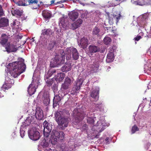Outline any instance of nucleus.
<instances>
[{
    "instance_id": "nucleus-14",
    "label": "nucleus",
    "mask_w": 151,
    "mask_h": 151,
    "mask_svg": "<svg viewBox=\"0 0 151 151\" xmlns=\"http://www.w3.org/2000/svg\"><path fill=\"white\" fill-rule=\"evenodd\" d=\"M81 144V142L78 143L76 142L74 143L73 146L72 145L70 147L69 146H67L65 144H62L61 145V148L63 151H68L69 150L70 151H72L74 150L77 147H79Z\"/></svg>"
},
{
    "instance_id": "nucleus-29",
    "label": "nucleus",
    "mask_w": 151,
    "mask_h": 151,
    "mask_svg": "<svg viewBox=\"0 0 151 151\" xmlns=\"http://www.w3.org/2000/svg\"><path fill=\"white\" fill-rule=\"evenodd\" d=\"M65 76V74L63 73H58L54 78L55 80L57 82L62 81L64 79Z\"/></svg>"
},
{
    "instance_id": "nucleus-26",
    "label": "nucleus",
    "mask_w": 151,
    "mask_h": 151,
    "mask_svg": "<svg viewBox=\"0 0 151 151\" xmlns=\"http://www.w3.org/2000/svg\"><path fill=\"white\" fill-rule=\"evenodd\" d=\"M83 20L81 19L77 20L76 22L71 24L70 25L71 29L75 30L79 27L82 24Z\"/></svg>"
},
{
    "instance_id": "nucleus-2",
    "label": "nucleus",
    "mask_w": 151,
    "mask_h": 151,
    "mask_svg": "<svg viewBox=\"0 0 151 151\" xmlns=\"http://www.w3.org/2000/svg\"><path fill=\"white\" fill-rule=\"evenodd\" d=\"M65 137V134L62 131H58L56 130H53L51 133L50 139L48 137H45L43 139L42 138L40 141V144L38 146V150L41 151L40 147L42 146L43 148L48 147L50 143L52 145H55L59 142H62Z\"/></svg>"
},
{
    "instance_id": "nucleus-44",
    "label": "nucleus",
    "mask_w": 151,
    "mask_h": 151,
    "mask_svg": "<svg viewBox=\"0 0 151 151\" xmlns=\"http://www.w3.org/2000/svg\"><path fill=\"white\" fill-rule=\"evenodd\" d=\"M71 67H62L61 69L63 72H67L69 71L71 69Z\"/></svg>"
},
{
    "instance_id": "nucleus-36",
    "label": "nucleus",
    "mask_w": 151,
    "mask_h": 151,
    "mask_svg": "<svg viewBox=\"0 0 151 151\" xmlns=\"http://www.w3.org/2000/svg\"><path fill=\"white\" fill-rule=\"evenodd\" d=\"M31 122V121L30 120V117H28L25 120V122H23L22 125H23V127L26 128L27 126H29Z\"/></svg>"
},
{
    "instance_id": "nucleus-63",
    "label": "nucleus",
    "mask_w": 151,
    "mask_h": 151,
    "mask_svg": "<svg viewBox=\"0 0 151 151\" xmlns=\"http://www.w3.org/2000/svg\"><path fill=\"white\" fill-rule=\"evenodd\" d=\"M151 84V82H150L149 84H148V87H149V86H150Z\"/></svg>"
},
{
    "instance_id": "nucleus-23",
    "label": "nucleus",
    "mask_w": 151,
    "mask_h": 151,
    "mask_svg": "<svg viewBox=\"0 0 151 151\" xmlns=\"http://www.w3.org/2000/svg\"><path fill=\"white\" fill-rule=\"evenodd\" d=\"M89 52L91 55L94 53L100 51V48L98 46L94 45H90L88 47Z\"/></svg>"
},
{
    "instance_id": "nucleus-57",
    "label": "nucleus",
    "mask_w": 151,
    "mask_h": 151,
    "mask_svg": "<svg viewBox=\"0 0 151 151\" xmlns=\"http://www.w3.org/2000/svg\"><path fill=\"white\" fill-rule=\"evenodd\" d=\"M137 123L138 124H139V126L140 127H143L145 126V124H141L140 123V122H139V123L138 122Z\"/></svg>"
},
{
    "instance_id": "nucleus-38",
    "label": "nucleus",
    "mask_w": 151,
    "mask_h": 151,
    "mask_svg": "<svg viewBox=\"0 0 151 151\" xmlns=\"http://www.w3.org/2000/svg\"><path fill=\"white\" fill-rule=\"evenodd\" d=\"M15 63H17V66H26L24 60L22 59H20L18 61H15Z\"/></svg>"
},
{
    "instance_id": "nucleus-7",
    "label": "nucleus",
    "mask_w": 151,
    "mask_h": 151,
    "mask_svg": "<svg viewBox=\"0 0 151 151\" xmlns=\"http://www.w3.org/2000/svg\"><path fill=\"white\" fill-rule=\"evenodd\" d=\"M40 67H36L34 71L32 80L31 84L37 87L40 84L41 80L40 77Z\"/></svg>"
},
{
    "instance_id": "nucleus-54",
    "label": "nucleus",
    "mask_w": 151,
    "mask_h": 151,
    "mask_svg": "<svg viewBox=\"0 0 151 151\" xmlns=\"http://www.w3.org/2000/svg\"><path fill=\"white\" fill-rule=\"evenodd\" d=\"M3 10L1 5H0V17L3 15Z\"/></svg>"
},
{
    "instance_id": "nucleus-53",
    "label": "nucleus",
    "mask_w": 151,
    "mask_h": 151,
    "mask_svg": "<svg viewBox=\"0 0 151 151\" xmlns=\"http://www.w3.org/2000/svg\"><path fill=\"white\" fill-rule=\"evenodd\" d=\"M141 38V36H140L139 35L137 36L136 37L134 38V39L135 41H138Z\"/></svg>"
},
{
    "instance_id": "nucleus-34",
    "label": "nucleus",
    "mask_w": 151,
    "mask_h": 151,
    "mask_svg": "<svg viewBox=\"0 0 151 151\" xmlns=\"http://www.w3.org/2000/svg\"><path fill=\"white\" fill-rule=\"evenodd\" d=\"M42 35L44 36H50L52 33V31L50 28L42 30Z\"/></svg>"
},
{
    "instance_id": "nucleus-13",
    "label": "nucleus",
    "mask_w": 151,
    "mask_h": 151,
    "mask_svg": "<svg viewBox=\"0 0 151 151\" xmlns=\"http://www.w3.org/2000/svg\"><path fill=\"white\" fill-rule=\"evenodd\" d=\"M14 83V82L13 80L11 79L8 76H6L5 77V81L4 82V83L1 88V90L5 91L6 89L11 88L12 85Z\"/></svg>"
},
{
    "instance_id": "nucleus-46",
    "label": "nucleus",
    "mask_w": 151,
    "mask_h": 151,
    "mask_svg": "<svg viewBox=\"0 0 151 151\" xmlns=\"http://www.w3.org/2000/svg\"><path fill=\"white\" fill-rule=\"evenodd\" d=\"M18 5L20 6H27V4H26V3H25V2H22L21 1H19L17 2Z\"/></svg>"
},
{
    "instance_id": "nucleus-12",
    "label": "nucleus",
    "mask_w": 151,
    "mask_h": 151,
    "mask_svg": "<svg viewBox=\"0 0 151 151\" xmlns=\"http://www.w3.org/2000/svg\"><path fill=\"white\" fill-rule=\"evenodd\" d=\"M44 127L43 134L45 137H48L52 129V124L49 123L46 121H45L43 124Z\"/></svg>"
},
{
    "instance_id": "nucleus-15",
    "label": "nucleus",
    "mask_w": 151,
    "mask_h": 151,
    "mask_svg": "<svg viewBox=\"0 0 151 151\" xmlns=\"http://www.w3.org/2000/svg\"><path fill=\"white\" fill-rule=\"evenodd\" d=\"M116 47L113 46L110 47L109 49V51L108 53L106 62L108 63H109L112 62L114 59V52L115 49Z\"/></svg>"
},
{
    "instance_id": "nucleus-48",
    "label": "nucleus",
    "mask_w": 151,
    "mask_h": 151,
    "mask_svg": "<svg viewBox=\"0 0 151 151\" xmlns=\"http://www.w3.org/2000/svg\"><path fill=\"white\" fill-rule=\"evenodd\" d=\"M120 0H114L113 1L112 6H115L119 4Z\"/></svg>"
},
{
    "instance_id": "nucleus-35",
    "label": "nucleus",
    "mask_w": 151,
    "mask_h": 151,
    "mask_svg": "<svg viewBox=\"0 0 151 151\" xmlns=\"http://www.w3.org/2000/svg\"><path fill=\"white\" fill-rule=\"evenodd\" d=\"M23 12L20 11L19 10L16 9L12 13V14L14 16H16L17 17H21L22 14Z\"/></svg>"
},
{
    "instance_id": "nucleus-45",
    "label": "nucleus",
    "mask_w": 151,
    "mask_h": 151,
    "mask_svg": "<svg viewBox=\"0 0 151 151\" xmlns=\"http://www.w3.org/2000/svg\"><path fill=\"white\" fill-rule=\"evenodd\" d=\"M92 62L93 63V66H99V62L98 60L92 59Z\"/></svg>"
},
{
    "instance_id": "nucleus-16",
    "label": "nucleus",
    "mask_w": 151,
    "mask_h": 151,
    "mask_svg": "<svg viewBox=\"0 0 151 151\" xmlns=\"http://www.w3.org/2000/svg\"><path fill=\"white\" fill-rule=\"evenodd\" d=\"M26 4L27 5H31V8L32 9H36L38 8L40 5L38 3V1L37 0H24Z\"/></svg>"
},
{
    "instance_id": "nucleus-50",
    "label": "nucleus",
    "mask_w": 151,
    "mask_h": 151,
    "mask_svg": "<svg viewBox=\"0 0 151 151\" xmlns=\"http://www.w3.org/2000/svg\"><path fill=\"white\" fill-rule=\"evenodd\" d=\"M54 47V46L52 42L49 44L48 47V48L49 50H51L52 48H53Z\"/></svg>"
},
{
    "instance_id": "nucleus-33",
    "label": "nucleus",
    "mask_w": 151,
    "mask_h": 151,
    "mask_svg": "<svg viewBox=\"0 0 151 151\" xmlns=\"http://www.w3.org/2000/svg\"><path fill=\"white\" fill-rule=\"evenodd\" d=\"M60 100L61 98L59 95H57L54 96L53 99V107L54 108L56 106L57 104H59Z\"/></svg>"
},
{
    "instance_id": "nucleus-19",
    "label": "nucleus",
    "mask_w": 151,
    "mask_h": 151,
    "mask_svg": "<svg viewBox=\"0 0 151 151\" xmlns=\"http://www.w3.org/2000/svg\"><path fill=\"white\" fill-rule=\"evenodd\" d=\"M99 67H87L88 70H86L85 72L86 73V76H87L91 73L97 72L99 71ZM84 72V71H82Z\"/></svg>"
},
{
    "instance_id": "nucleus-21",
    "label": "nucleus",
    "mask_w": 151,
    "mask_h": 151,
    "mask_svg": "<svg viewBox=\"0 0 151 151\" xmlns=\"http://www.w3.org/2000/svg\"><path fill=\"white\" fill-rule=\"evenodd\" d=\"M36 118L39 120L42 119L43 117V111L42 109L39 107L36 109V112L35 114Z\"/></svg>"
},
{
    "instance_id": "nucleus-25",
    "label": "nucleus",
    "mask_w": 151,
    "mask_h": 151,
    "mask_svg": "<svg viewBox=\"0 0 151 151\" xmlns=\"http://www.w3.org/2000/svg\"><path fill=\"white\" fill-rule=\"evenodd\" d=\"M70 48L71 53H72V57L75 60H78L79 57V54L77 49L74 47Z\"/></svg>"
},
{
    "instance_id": "nucleus-3",
    "label": "nucleus",
    "mask_w": 151,
    "mask_h": 151,
    "mask_svg": "<svg viewBox=\"0 0 151 151\" xmlns=\"http://www.w3.org/2000/svg\"><path fill=\"white\" fill-rule=\"evenodd\" d=\"M109 126L106 124L104 120L102 121H98L96 125L93 126L91 131L88 129L87 125L84 124L81 128L82 132H86L88 137L91 139L98 138L100 135V133L101 132L105 129V127Z\"/></svg>"
},
{
    "instance_id": "nucleus-41",
    "label": "nucleus",
    "mask_w": 151,
    "mask_h": 151,
    "mask_svg": "<svg viewBox=\"0 0 151 151\" xmlns=\"http://www.w3.org/2000/svg\"><path fill=\"white\" fill-rule=\"evenodd\" d=\"M54 67H49L48 68L49 69V70L48 71V74L49 75H52L55 72V70L52 69V68Z\"/></svg>"
},
{
    "instance_id": "nucleus-55",
    "label": "nucleus",
    "mask_w": 151,
    "mask_h": 151,
    "mask_svg": "<svg viewBox=\"0 0 151 151\" xmlns=\"http://www.w3.org/2000/svg\"><path fill=\"white\" fill-rule=\"evenodd\" d=\"M54 47L55 46L57 47L58 45V43L55 41H53V42H52Z\"/></svg>"
},
{
    "instance_id": "nucleus-64",
    "label": "nucleus",
    "mask_w": 151,
    "mask_h": 151,
    "mask_svg": "<svg viewBox=\"0 0 151 151\" xmlns=\"http://www.w3.org/2000/svg\"><path fill=\"white\" fill-rule=\"evenodd\" d=\"M149 3L150 4H151V0H149Z\"/></svg>"
},
{
    "instance_id": "nucleus-8",
    "label": "nucleus",
    "mask_w": 151,
    "mask_h": 151,
    "mask_svg": "<svg viewBox=\"0 0 151 151\" xmlns=\"http://www.w3.org/2000/svg\"><path fill=\"white\" fill-rule=\"evenodd\" d=\"M105 12L106 14V16H107L108 17L109 22L110 24H112L114 22L117 23L119 20L120 19L121 16L120 13H117L115 12L110 14L106 11H105Z\"/></svg>"
},
{
    "instance_id": "nucleus-59",
    "label": "nucleus",
    "mask_w": 151,
    "mask_h": 151,
    "mask_svg": "<svg viewBox=\"0 0 151 151\" xmlns=\"http://www.w3.org/2000/svg\"><path fill=\"white\" fill-rule=\"evenodd\" d=\"M105 69H106V71H109V69H111L110 67H105Z\"/></svg>"
},
{
    "instance_id": "nucleus-9",
    "label": "nucleus",
    "mask_w": 151,
    "mask_h": 151,
    "mask_svg": "<svg viewBox=\"0 0 151 151\" xmlns=\"http://www.w3.org/2000/svg\"><path fill=\"white\" fill-rule=\"evenodd\" d=\"M83 81V79L81 78L80 76L78 77L76 81L74 83V86L71 92L72 94L74 95L78 92Z\"/></svg>"
},
{
    "instance_id": "nucleus-47",
    "label": "nucleus",
    "mask_w": 151,
    "mask_h": 151,
    "mask_svg": "<svg viewBox=\"0 0 151 151\" xmlns=\"http://www.w3.org/2000/svg\"><path fill=\"white\" fill-rule=\"evenodd\" d=\"M144 69L145 72H147V73H148V71H151V67H145Z\"/></svg>"
},
{
    "instance_id": "nucleus-60",
    "label": "nucleus",
    "mask_w": 151,
    "mask_h": 151,
    "mask_svg": "<svg viewBox=\"0 0 151 151\" xmlns=\"http://www.w3.org/2000/svg\"><path fill=\"white\" fill-rule=\"evenodd\" d=\"M85 17V14H83L81 15V17L82 18H84Z\"/></svg>"
},
{
    "instance_id": "nucleus-39",
    "label": "nucleus",
    "mask_w": 151,
    "mask_h": 151,
    "mask_svg": "<svg viewBox=\"0 0 151 151\" xmlns=\"http://www.w3.org/2000/svg\"><path fill=\"white\" fill-rule=\"evenodd\" d=\"M25 127H23V125H21L20 130V133L21 137L23 138L25 135Z\"/></svg>"
},
{
    "instance_id": "nucleus-6",
    "label": "nucleus",
    "mask_w": 151,
    "mask_h": 151,
    "mask_svg": "<svg viewBox=\"0 0 151 151\" xmlns=\"http://www.w3.org/2000/svg\"><path fill=\"white\" fill-rule=\"evenodd\" d=\"M26 67H6L5 71L7 76L10 75L12 77L16 78L25 71Z\"/></svg>"
},
{
    "instance_id": "nucleus-30",
    "label": "nucleus",
    "mask_w": 151,
    "mask_h": 151,
    "mask_svg": "<svg viewBox=\"0 0 151 151\" xmlns=\"http://www.w3.org/2000/svg\"><path fill=\"white\" fill-rule=\"evenodd\" d=\"M9 25L8 20L5 17L0 18V28L7 27Z\"/></svg>"
},
{
    "instance_id": "nucleus-24",
    "label": "nucleus",
    "mask_w": 151,
    "mask_h": 151,
    "mask_svg": "<svg viewBox=\"0 0 151 151\" xmlns=\"http://www.w3.org/2000/svg\"><path fill=\"white\" fill-rule=\"evenodd\" d=\"M80 46L83 49L86 48L88 44V40L87 38L83 37L80 40Z\"/></svg>"
},
{
    "instance_id": "nucleus-58",
    "label": "nucleus",
    "mask_w": 151,
    "mask_h": 151,
    "mask_svg": "<svg viewBox=\"0 0 151 151\" xmlns=\"http://www.w3.org/2000/svg\"><path fill=\"white\" fill-rule=\"evenodd\" d=\"M16 22H18V21H17L16 20H15L14 21H13V23H11V24H12V25L13 26H15L17 25L16 24Z\"/></svg>"
},
{
    "instance_id": "nucleus-49",
    "label": "nucleus",
    "mask_w": 151,
    "mask_h": 151,
    "mask_svg": "<svg viewBox=\"0 0 151 151\" xmlns=\"http://www.w3.org/2000/svg\"><path fill=\"white\" fill-rule=\"evenodd\" d=\"M52 85H53V86L52 87V89L54 90H56L57 88L55 82L53 83V84Z\"/></svg>"
},
{
    "instance_id": "nucleus-52",
    "label": "nucleus",
    "mask_w": 151,
    "mask_h": 151,
    "mask_svg": "<svg viewBox=\"0 0 151 151\" xmlns=\"http://www.w3.org/2000/svg\"><path fill=\"white\" fill-rule=\"evenodd\" d=\"M44 151H58L56 150L54 147H52V148L46 149Z\"/></svg>"
},
{
    "instance_id": "nucleus-10",
    "label": "nucleus",
    "mask_w": 151,
    "mask_h": 151,
    "mask_svg": "<svg viewBox=\"0 0 151 151\" xmlns=\"http://www.w3.org/2000/svg\"><path fill=\"white\" fill-rule=\"evenodd\" d=\"M73 81L68 77H67L65 79V81L62 85L61 91L63 93L64 96L68 93L66 90L68 88L69 86L72 83Z\"/></svg>"
},
{
    "instance_id": "nucleus-43",
    "label": "nucleus",
    "mask_w": 151,
    "mask_h": 151,
    "mask_svg": "<svg viewBox=\"0 0 151 151\" xmlns=\"http://www.w3.org/2000/svg\"><path fill=\"white\" fill-rule=\"evenodd\" d=\"M146 0H137L136 2L137 4L142 6L144 5L146 3Z\"/></svg>"
},
{
    "instance_id": "nucleus-40",
    "label": "nucleus",
    "mask_w": 151,
    "mask_h": 151,
    "mask_svg": "<svg viewBox=\"0 0 151 151\" xmlns=\"http://www.w3.org/2000/svg\"><path fill=\"white\" fill-rule=\"evenodd\" d=\"M111 41V38L108 37H105L104 39V42L106 45L109 44Z\"/></svg>"
},
{
    "instance_id": "nucleus-32",
    "label": "nucleus",
    "mask_w": 151,
    "mask_h": 151,
    "mask_svg": "<svg viewBox=\"0 0 151 151\" xmlns=\"http://www.w3.org/2000/svg\"><path fill=\"white\" fill-rule=\"evenodd\" d=\"M42 14L43 17L46 19H50L52 16L51 12L50 11L46 10L42 11Z\"/></svg>"
},
{
    "instance_id": "nucleus-62",
    "label": "nucleus",
    "mask_w": 151,
    "mask_h": 151,
    "mask_svg": "<svg viewBox=\"0 0 151 151\" xmlns=\"http://www.w3.org/2000/svg\"><path fill=\"white\" fill-rule=\"evenodd\" d=\"M147 37L148 38H151V34L149 36V35H147Z\"/></svg>"
},
{
    "instance_id": "nucleus-27",
    "label": "nucleus",
    "mask_w": 151,
    "mask_h": 151,
    "mask_svg": "<svg viewBox=\"0 0 151 151\" xmlns=\"http://www.w3.org/2000/svg\"><path fill=\"white\" fill-rule=\"evenodd\" d=\"M69 18L73 21H74L78 17L79 14L78 12L74 10L68 14Z\"/></svg>"
},
{
    "instance_id": "nucleus-42",
    "label": "nucleus",
    "mask_w": 151,
    "mask_h": 151,
    "mask_svg": "<svg viewBox=\"0 0 151 151\" xmlns=\"http://www.w3.org/2000/svg\"><path fill=\"white\" fill-rule=\"evenodd\" d=\"M139 130V128L135 125H134L132 127L131 129L132 134H133L136 131H138Z\"/></svg>"
},
{
    "instance_id": "nucleus-56",
    "label": "nucleus",
    "mask_w": 151,
    "mask_h": 151,
    "mask_svg": "<svg viewBox=\"0 0 151 151\" xmlns=\"http://www.w3.org/2000/svg\"><path fill=\"white\" fill-rule=\"evenodd\" d=\"M109 138L108 137H106L105 139V141L106 142V144H108L109 143Z\"/></svg>"
},
{
    "instance_id": "nucleus-61",
    "label": "nucleus",
    "mask_w": 151,
    "mask_h": 151,
    "mask_svg": "<svg viewBox=\"0 0 151 151\" xmlns=\"http://www.w3.org/2000/svg\"><path fill=\"white\" fill-rule=\"evenodd\" d=\"M54 2H55L54 0H51L50 1L51 4H50V5H51V4H53L54 3Z\"/></svg>"
},
{
    "instance_id": "nucleus-5",
    "label": "nucleus",
    "mask_w": 151,
    "mask_h": 151,
    "mask_svg": "<svg viewBox=\"0 0 151 151\" xmlns=\"http://www.w3.org/2000/svg\"><path fill=\"white\" fill-rule=\"evenodd\" d=\"M60 55H56L55 59L56 61V64L57 65H61L65 62V55L67 60H69L71 58V52L70 48H67L65 52L64 50L61 49L60 50Z\"/></svg>"
},
{
    "instance_id": "nucleus-20",
    "label": "nucleus",
    "mask_w": 151,
    "mask_h": 151,
    "mask_svg": "<svg viewBox=\"0 0 151 151\" xmlns=\"http://www.w3.org/2000/svg\"><path fill=\"white\" fill-rule=\"evenodd\" d=\"M9 37L5 34H2L0 37V44L3 46H4L7 43Z\"/></svg>"
},
{
    "instance_id": "nucleus-18",
    "label": "nucleus",
    "mask_w": 151,
    "mask_h": 151,
    "mask_svg": "<svg viewBox=\"0 0 151 151\" xmlns=\"http://www.w3.org/2000/svg\"><path fill=\"white\" fill-rule=\"evenodd\" d=\"M99 88L96 86L93 88V90L91 92L90 94L91 97L94 99L96 101L99 99Z\"/></svg>"
},
{
    "instance_id": "nucleus-1",
    "label": "nucleus",
    "mask_w": 151,
    "mask_h": 151,
    "mask_svg": "<svg viewBox=\"0 0 151 151\" xmlns=\"http://www.w3.org/2000/svg\"><path fill=\"white\" fill-rule=\"evenodd\" d=\"M95 109H91L89 111H84V107H82L80 108H76L73 112V116L74 119L73 123L75 125H78L80 123L85 116L87 117V123L88 124L93 125L95 120H96V117L95 115V113H93L95 110L102 111L104 110V106L102 103H99L95 104Z\"/></svg>"
},
{
    "instance_id": "nucleus-17",
    "label": "nucleus",
    "mask_w": 151,
    "mask_h": 151,
    "mask_svg": "<svg viewBox=\"0 0 151 151\" xmlns=\"http://www.w3.org/2000/svg\"><path fill=\"white\" fill-rule=\"evenodd\" d=\"M6 51L8 53L11 52H15L17 50L16 46L12 43L8 42L5 45Z\"/></svg>"
},
{
    "instance_id": "nucleus-11",
    "label": "nucleus",
    "mask_w": 151,
    "mask_h": 151,
    "mask_svg": "<svg viewBox=\"0 0 151 151\" xmlns=\"http://www.w3.org/2000/svg\"><path fill=\"white\" fill-rule=\"evenodd\" d=\"M28 135L29 138L33 141L38 140L40 137V133L39 132L31 129L28 131Z\"/></svg>"
},
{
    "instance_id": "nucleus-37",
    "label": "nucleus",
    "mask_w": 151,
    "mask_h": 151,
    "mask_svg": "<svg viewBox=\"0 0 151 151\" xmlns=\"http://www.w3.org/2000/svg\"><path fill=\"white\" fill-rule=\"evenodd\" d=\"M47 80H45V81L47 85L48 86H50L52 85L53 83L55 82V81L54 78L47 79Z\"/></svg>"
},
{
    "instance_id": "nucleus-4",
    "label": "nucleus",
    "mask_w": 151,
    "mask_h": 151,
    "mask_svg": "<svg viewBox=\"0 0 151 151\" xmlns=\"http://www.w3.org/2000/svg\"><path fill=\"white\" fill-rule=\"evenodd\" d=\"M55 120L58 124L59 128L63 130L67 127L69 123L68 118L65 116L64 112L57 111L55 114Z\"/></svg>"
},
{
    "instance_id": "nucleus-51",
    "label": "nucleus",
    "mask_w": 151,
    "mask_h": 151,
    "mask_svg": "<svg viewBox=\"0 0 151 151\" xmlns=\"http://www.w3.org/2000/svg\"><path fill=\"white\" fill-rule=\"evenodd\" d=\"M16 65L17 63H15V62H14L12 63H9L7 66H17Z\"/></svg>"
},
{
    "instance_id": "nucleus-28",
    "label": "nucleus",
    "mask_w": 151,
    "mask_h": 151,
    "mask_svg": "<svg viewBox=\"0 0 151 151\" xmlns=\"http://www.w3.org/2000/svg\"><path fill=\"white\" fill-rule=\"evenodd\" d=\"M92 34L93 36L97 35L99 37L103 35V33L99 28L96 27L93 29Z\"/></svg>"
},
{
    "instance_id": "nucleus-22",
    "label": "nucleus",
    "mask_w": 151,
    "mask_h": 151,
    "mask_svg": "<svg viewBox=\"0 0 151 151\" xmlns=\"http://www.w3.org/2000/svg\"><path fill=\"white\" fill-rule=\"evenodd\" d=\"M49 95V92L48 91L45 92L43 95V103L46 106L49 105L50 104Z\"/></svg>"
},
{
    "instance_id": "nucleus-31",
    "label": "nucleus",
    "mask_w": 151,
    "mask_h": 151,
    "mask_svg": "<svg viewBox=\"0 0 151 151\" xmlns=\"http://www.w3.org/2000/svg\"><path fill=\"white\" fill-rule=\"evenodd\" d=\"M37 88L31 84L28 88L27 91L29 95L31 96L34 94Z\"/></svg>"
}]
</instances>
